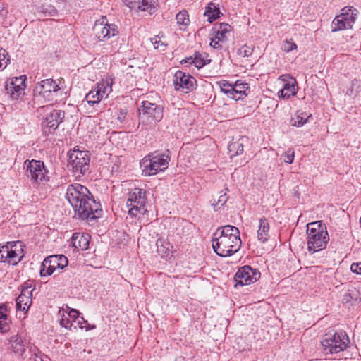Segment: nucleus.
<instances>
[{
	"label": "nucleus",
	"instance_id": "f257e3e1",
	"mask_svg": "<svg viewBox=\"0 0 361 361\" xmlns=\"http://www.w3.org/2000/svg\"><path fill=\"white\" fill-rule=\"evenodd\" d=\"M66 197L80 219H93L100 215L102 209L99 203L93 199L85 186L79 183L69 185Z\"/></svg>",
	"mask_w": 361,
	"mask_h": 361
},
{
	"label": "nucleus",
	"instance_id": "f03ea898",
	"mask_svg": "<svg viewBox=\"0 0 361 361\" xmlns=\"http://www.w3.org/2000/svg\"><path fill=\"white\" fill-rule=\"evenodd\" d=\"M242 241L238 228L225 225L218 227L212 238L214 251L220 257H230L241 247Z\"/></svg>",
	"mask_w": 361,
	"mask_h": 361
},
{
	"label": "nucleus",
	"instance_id": "7ed1b4c3",
	"mask_svg": "<svg viewBox=\"0 0 361 361\" xmlns=\"http://www.w3.org/2000/svg\"><path fill=\"white\" fill-rule=\"evenodd\" d=\"M23 169L33 188L39 190L48 185L50 180L49 171L42 161L27 159L23 163Z\"/></svg>",
	"mask_w": 361,
	"mask_h": 361
},
{
	"label": "nucleus",
	"instance_id": "20e7f679",
	"mask_svg": "<svg viewBox=\"0 0 361 361\" xmlns=\"http://www.w3.org/2000/svg\"><path fill=\"white\" fill-rule=\"evenodd\" d=\"M307 245L310 253H314L326 247L329 240L326 226L320 221L307 225Z\"/></svg>",
	"mask_w": 361,
	"mask_h": 361
},
{
	"label": "nucleus",
	"instance_id": "39448f33",
	"mask_svg": "<svg viewBox=\"0 0 361 361\" xmlns=\"http://www.w3.org/2000/svg\"><path fill=\"white\" fill-rule=\"evenodd\" d=\"M169 154V152L167 153L154 152L145 156L140 161L142 174L145 176H151L164 171L169 167L171 160Z\"/></svg>",
	"mask_w": 361,
	"mask_h": 361
},
{
	"label": "nucleus",
	"instance_id": "423d86ee",
	"mask_svg": "<svg viewBox=\"0 0 361 361\" xmlns=\"http://www.w3.org/2000/svg\"><path fill=\"white\" fill-rule=\"evenodd\" d=\"M61 80L52 78L37 82L33 90L35 99L40 103L56 100V97L61 90Z\"/></svg>",
	"mask_w": 361,
	"mask_h": 361
},
{
	"label": "nucleus",
	"instance_id": "0eeeda50",
	"mask_svg": "<svg viewBox=\"0 0 361 361\" xmlns=\"http://www.w3.org/2000/svg\"><path fill=\"white\" fill-rule=\"evenodd\" d=\"M146 191L144 189L135 188L128 193L126 206L128 208V214L131 216L138 219L144 217L147 212Z\"/></svg>",
	"mask_w": 361,
	"mask_h": 361
},
{
	"label": "nucleus",
	"instance_id": "6e6552de",
	"mask_svg": "<svg viewBox=\"0 0 361 361\" xmlns=\"http://www.w3.org/2000/svg\"><path fill=\"white\" fill-rule=\"evenodd\" d=\"M68 168L75 178H80L89 170L90 154L88 151L74 149L68 154Z\"/></svg>",
	"mask_w": 361,
	"mask_h": 361
},
{
	"label": "nucleus",
	"instance_id": "1a4fd4ad",
	"mask_svg": "<svg viewBox=\"0 0 361 361\" xmlns=\"http://www.w3.org/2000/svg\"><path fill=\"white\" fill-rule=\"evenodd\" d=\"M350 343L349 338L345 331L336 332L334 334H326L321 341V345L326 353H338L345 350Z\"/></svg>",
	"mask_w": 361,
	"mask_h": 361
},
{
	"label": "nucleus",
	"instance_id": "9d476101",
	"mask_svg": "<svg viewBox=\"0 0 361 361\" xmlns=\"http://www.w3.org/2000/svg\"><path fill=\"white\" fill-rule=\"evenodd\" d=\"M113 79L107 78L102 79L85 95V100L90 106L99 104L102 99L106 98L112 92Z\"/></svg>",
	"mask_w": 361,
	"mask_h": 361
},
{
	"label": "nucleus",
	"instance_id": "9b49d317",
	"mask_svg": "<svg viewBox=\"0 0 361 361\" xmlns=\"http://www.w3.org/2000/svg\"><path fill=\"white\" fill-rule=\"evenodd\" d=\"M358 11L353 6H346L341 9V13L336 16L331 23V31L350 29L355 23Z\"/></svg>",
	"mask_w": 361,
	"mask_h": 361
},
{
	"label": "nucleus",
	"instance_id": "f8f14e48",
	"mask_svg": "<svg viewBox=\"0 0 361 361\" xmlns=\"http://www.w3.org/2000/svg\"><path fill=\"white\" fill-rule=\"evenodd\" d=\"M68 261L63 255H51L44 259L40 269V276L45 277L51 275L56 269H63Z\"/></svg>",
	"mask_w": 361,
	"mask_h": 361
},
{
	"label": "nucleus",
	"instance_id": "ddd939ff",
	"mask_svg": "<svg viewBox=\"0 0 361 361\" xmlns=\"http://www.w3.org/2000/svg\"><path fill=\"white\" fill-rule=\"evenodd\" d=\"M8 348L16 357H21L26 349L31 350L30 338L23 334H16L8 339Z\"/></svg>",
	"mask_w": 361,
	"mask_h": 361
},
{
	"label": "nucleus",
	"instance_id": "4468645a",
	"mask_svg": "<svg viewBox=\"0 0 361 361\" xmlns=\"http://www.w3.org/2000/svg\"><path fill=\"white\" fill-rule=\"evenodd\" d=\"M260 276L261 274L257 269H252L250 266L242 267L235 275V286H245L253 283L260 278Z\"/></svg>",
	"mask_w": 361,
	"mask_h": 361
},
{
	"label": "nucleus",
	"instance_id": "2eb2a0df",
	"mask_svg": "<svg viewBox=\"0 0 361 361\" xmlns=\"http://www.w3.org/2000/svg\"><path fill=\"white\" fill-rule=\"evenodd\" d=\"M196 82V79L193 76L181 71H178L174 75L173 84L176 90L189 92L195 88Z\"/></svg>",
	"mask_w": 361,
	"mask_h": 361
},
{
	"label": "nucleus",
	"instance_id": "dca6fc26",
	"mask_svg": "<svg viewBox=\"0 0 361 361\" xmlns=\"http://www.w3.org/2000/svg\"><path fill=\"white\" fill-rule=\"evenodd\" d=\"M94 31L100 41L108 39L118 33L117 26L108 23L106 18H102L101 22L95 23Z\"/></svg>",
	"mask_w": 361,
	"mask_h": 361
},
{
	"label": "nucleus",
	"instance_id": "f3484780",
	"mask_svg": "<svg viewBox=\"0 0 361 361\" xmlns=\"http://www.w3.org/2000/svg\"><path fill=\"white\" fill-rule=\"evenodd\" d=\"M279 80L283 82V88L279 92V97L283 99H288L296 95L298 87L295 78L288 74L279 76Z\"/></svg>",
	"mask_w": 361,
	"mask_h": 361
},
{
	"label": "nucleus",
	"instance_id": "a211bd4d",
	"mask_svg": "<svg viewBox=\"0 0 361 361\" xmlns=\"http://www.w3.org/2000/svg\"><path fill=\"white\" fill-rule=\"evenodd\" d=\"M65 113L63 111L51 109L50 111L47 113L42 123L44 133H51L54 132L63 121Z\"/></svg>",
	"mask_w": 361,
	"mask_h": 361
},
{
	"label": "nucleus",
	"instance_id": "6ab92c4d",
	"mask_svg": "<svg viewBox=\"0 0 361 361\" xmlns=\"http://www.w3.org/2000/svg\"><path fill=\"white\" fill-rule=\"evenodd\" d=\"M26 75H20L11 79L6 85V90L12 99L18 100L25 94Z\"/></svg>",
	"mask_w": 361,
	"mask_h": 361
},
{
	"label": "nucleus",
	"instance_id": "aec40b11",
	"mask_svg": "<svg viewBox=\"0 0 361 361\" xmlns=\"http://www.w3.org/2000/svg\"><path fill=\"white\" fill-rule=\"evenodd\" d=\"M32 290L30 282H26L22 286L20 294L16 301L18 310L27 312L29 310L32 304Z\"/></svg>",
	"mask_w": 361,
	"mask_h": 361
},
{
	"label": "nucleus",
	"instance_id": "412c9836",
	"mask_svg": "<svg viewBox=\"0 0 361 361\" xmlns=\"http://www.w3.org/2000/svg\"><path fill=\"white\" fill-rule=\"evenodd\" d=\"M142 118H151L154 123L160 121L163 118V109L161 106L149 102V101H143L141 109Z\"/></svg>",
	"mask_w": 361,
	"mask_h": 361
},
{
	"label": "nucleus",
	"instance_id": "4be33fe9",
	"mask_svg": "<svg viewBox=\"0 0 361 361\" xmlns=\"http://www.w3.org/2000/svg\"><path fill=\"white\" fill-rule=\"evenodd\" d=\"M6 246L8 247L6 262L9 264H17L23 257L22 243L20 242H9Z\"/></svg>",
	"mask_w": 361,
	"mask_h": 361
},
{
	"label": "nucleus",
	"instance_id": "5701e85b",
	"mask_svg": "<svg viewBox=\"0 0 361 361\" xmlns=\"http://www.w3.org/2000/svg\"><path fill=\"white\" fill-rule=\"evenodd\" d=\"M124 3L132 11H146L149 14L153 13L156 8L153 0H124Z\"/></svg>",
	"mask_w": 361,
	"mask_h": 361
},
{
	"label": "nucleus",
	"instance_id": "b1692460",
	"mask_svg": "<svg viewBox=\"0 0 361 361\" xmlns=\"http://www.w3.org/2000/svg\"><path fill=\"white\" fill-rule=\"evenodd\" d=\"M157 252L163 259H170L176 252L173 245L167 238H159L156 242Z\"/></svg>",
	"mask_w": 361,
	"mask_h": 361
},
{
	"label": "nucleus",
	"instance_id": "393cba45",
	"mask_svg": "<svg viewBox=\"0 0 361 361\" xmlns=\"http://www.w3.org/2000/svg\"><path fill=\"white\" fill-rule=\"evenodd\" d=\"M90 239L87 233H75L71 238V245L77 250H86L89 247Z\"/></svg>",
	"mask_w": 361,
	"mask_h": 361
},
{
	"label": "nucleus",
	"instance_id": "a878e982",
	"mask_svg": "<svg viewBox=\"0 0 361 361\" xmlns=\"http://www.w3.org/2000/svg\"><path fill=\"white\" fill-rule=\"evenodd\" d=\"M270 226L269 223L265 217L259 219V226L257 229V239L261 243H266L270 238L269 235Z\"/></svg>",
	"mask_w": 361,
	"mask_h": 361
},
{
	"label": "nucleus",
	"instance_id": "bb28decb",
	"mask_svg": "<svg viewBox=\"0 0 361 361\" xmlns=\"http://www.w3.org/2000/svg\"><path fill=\"white\" fill-rule=\"evenodd\" d=\"M248 90L249 86L247 83H244L238 80L233 85V92L231 98L235 101L243 99L247 96V91Z\"/></svg>",
	"mask_w": 361,
	"mask_h": 361
},
{
	"label": "nucleus",
	"instance_id": "cd10ccee",
	"mask_svg": "<svg viewBox=\"0 0 361 361\" xmlns=\"http://www.w3.org/2000/svg\"><path fill=\"white\" fill-rule=\"evenodd\" d=\"M246 140L245 137H240L238 140L232 141L228 146L231 157H235L243 154L244 151V141Z\"/></svg>",
	"mask_w": 361,
	"mask_h": 361
},
{
	"label": "nucleus",
	"instance_id": "c85d7f7f",
	"mask_svg": "<svg viewBox=\"0 0 361 361\" xmlns=\"http://www.w3.org/2000/svg\"><path fill=\"white\" fill-rule=\"evenodd\" d=\"M231 30V27L227 23H221L213 28L214 34L219 40L225 42L227 39V34Z\"/></svg>",
	"mask_w": 361,
	"mask_h": 361
},
{
	"label": "nucleus",
	"instance_id": "c756f323",
	"mask_svg": "<svg viewBox=\"0 0 361 361\" xmlns=\"http://www.w3.org/2000/svg\"><path fill=\"white\" fill-rule=\"evenodd\" d=\"M311 117V114L300 111H297L291 119V124L293 126L302 127Z\"/></svg>",
	"mask_w": 361,
	"mask_h": 361
},
{
	"label": "nucleus",
	"instance_id": "7c9ffc66",
	"mask_svg": "<svg viewBox=\"0 0 361 361\" xmlns=\"http://www.w3.org/2000/svg\"><path fill=\"white\" fill-rule=\"evenodd\" d=\"M220 14L219 8L214 3H209L205 8L204 16L207 17L209 23H212L219 18Z\"/></svg>",
	"mask_w": 361,
	"mask_h": 361
},
{
	"label": "nucleus",
	"instance_id": "2f4dec72",
	"mask_svg": "<svg viewBox=\"0 0 361 361\" xmlns=\"http://www.w3.org/2000/svg\"><path fill=\"white\" fill-rule=\"evenodd\" d=\"M71 313V310L68 312H63L61 314V317L60 319V324L61 326L68 329L71 331L75 330V322L73 320V318L69 316Z\"/></svg>",
	"mask_w": 361,
	"mask_h": 361
},
{
	"label": "nucleus",
	"instance_id": "473e14b6",
	"mask_svg": "<svg viewBox=\"0 0 361 361\" xmlns=\"http://www.w3.org/2000/svg\"><path fill=\"white\" fill-rule=\"evenodd\" d=\"M194 66L197 68H201L205 65L210 63L211 60L209 59L208 55L206 53H198L196 52L194 54Z\"/></svg>",
	"mask_w": 361,
	"mask_h": 361
},
{
	"label": "nucleus",
	"instance_id": "72a5a7b5",
	"mask_svg": "<svg viewBox=\"0 0 361 361\" xmlns=\"http://www.w3.org/2000/svg\"><path fill=\"white\" fill-rule=\"evenodd\" d=\"M69 316L73 318V321L75 322V330L78 328L83 329L86 328V324H87V322L82 317H80L79 312L75 309H71V313L69 314Z\"/></svg>",
	"mask_w": 361,
	"mask_h": 361
},
{
	"label": "nucleus",
	"instance_id": "f704fd0d",
	"mask_svg": "<svg viewBox=\"0 0 361 361\" xmlns=\"http://www.w3.org/2000/svg\"><path fill=\"white\" fill-rule=\"evenodd\" d=\"M176 23L178 25L182 26L180 28L185 30L190 24L189 15L185 10H183L176 14Z\"/></svg>",
	"mask_w": 361,
	"mask_h": 361
},
{
	"label": "nucleus",
	"instance_id": "c9c22d12",
	"mask_svg": "<svg viewBox=\"0 0 361 361\" xmlns=\"http://www.w3.org/2000/svg\"><path fill=\"white\" fill-rule=\"evenodd\" d=\"M6 310V309L4 307H0V332L1 333H6L9 330L8 319Z\"/></svg>",
	"mask_w": 361,
	"mask_h": 361
},
{
	"label": "nucleus",
	"instance_id": "e433bc0d",
	"mask_svg": "<svg viewBox=\"0 0 361 361\" xmlns=\"http://www.w3.org/2000/svg\"><path fill=\"white\" fill-rule=\"evenodd\" d=\"M151 42L153 44L154 49L161 51H165L168 45L167 41L163 35L155 36L154 38L151 39Z\"/></svg>",
	"mask_w": 361,
	"mask_h": 361
},
{
	"label": "nucleus",
	"instance_id": "4c0bfd02",
	"mask_svg": "<svg viewBox=\"0 0 361 361\" xmlns=\"http://www.w3.org/2000/svg\"><path fill=\"white\" fill-rule=\"evenodd\" d=\"M39 12L42 13L44 16H57L58 11L56 8L52 5H48L47 6H42Z\"/></svg>",
	"mask_w": 361,
	"mask_h": 361
},
{
	"label": "nucleus",
	"instance_id": "58836bf2",
	"mask_svg": "<svg viewBox=\"0 0 361 361\" xmlns=\"http://www.w3.org/2000/svg\"><path fill=\"white\" fill-rule=\"evenodd\" d=\"M9 61L8 52L0 47V70H3L7 66Z\"/></svg>",
	"mask_w": 361,
	"mask_h": 361
},
{
	"label": "nucleus",
	"instance_id": "ea45409f",
	"mask_svg": "<svg viewBox=\"0 0 361 361\" xmlns=\"http://www.w3.org/2000/svg\"><path fill=\"white\" fill-rule=\"evenodd\" d=\"M228 200V196L227 195L226 192H224L223 194H221L219 197V199L216 201L214 200V202L212 203L214 209L216 211L217 209L221 208V207L226 204Z\"/></svg>",
	"mask_w": 361,
	"mask_h": 361
},
{
	"label": "nucleus",
	"instance_id": "a19ab883",
	"mask_svg": "<svg viewBox=\"0 0 361 361\" xmlns=\"http://www.w3.org/2000/svg\"><path fill=\"white\" fill-rule=\"evenodd\" d=\"M219 84L221 90L224 93L228 95V97H229L231 98V96L232 92H233V85L228 83L226 80L219 82Z\"/></svg>",
	"mask_w": 361,
	"mask_h": 361
},
{
	"label": "nucleus",
	"instance_id": "79ce46f5",
	"mask_svg": "<svg viewBox=\"0 0 361 361\" xmlns=\"http://www.w3.org/2000/svg\"><path fill=\"white\" fill-rule=\"evenodd\" d=\"M297 44L293 41V39H286L283 41L282 44V50L286 52H290L297 49Z\"/></svg>",
	"mask_w": 361,
	"mask_h": 361
},
{
	"label": "nucleus",
	"instance_id": "37998d69",
	"mask_svg": "<svg viewBox=\"0 0 361 361\" xmlns=\"http://www.w3.org/2000/svg\"><path fill=\"white\" fill-rule=\"evenodd\" d=\"M281 157L285 163L292 164L295 158V151L293 149H288L281 155Z\"/></svg>",
	"mask_w": 361,
	"mask_h": 361
},
{
	"label": "nucleus",
	"instance_id": "c03bdc74",
	"mask_svg": "<svg viewBox=\"0 0 361 361\" xmlns=\"http://www.w3.org/2000/svg\"><path fill=\"white\" fill-rule=\"evenodd\" d=\"M254 51V47L250 45H244L239 50L238 54L243 57L250 56Z\"/></svg>",
	"mask_w": 361,
	"mask_h": 361
},
{
	"label": "nucleus",
	"instance_id": "a18cd8bd",
	"mask_svg": "<svg viewBox=\"0 0 361 361\" xmlns=\"http://www.w3.org/2000/svg\"><path fill=\"white\" fill-rule=\"evenodd\" d=\"M8 247L6 245H0V262H6V255H8Z\"/></svg>",
	"mask_w": 361,
	"mask_h": 361
},
{
	"label": "nucleus",
	"instance_id": "49530a36",
	"mask_svg": "<svg viewBox=\"0 0 361 361\" xmlns=\"http://www.w3.org/2000/svg\"><path fill=\"white\" fill-rule=\"evenodd\" d=\"M221 42H224L222 40H219L215 35L211 37L210 46L214 49H219L221 47Z\"/></svg>",
	"mask_w": 361,
	"mask_h": 361
},
{
	"label": "nucleus",
	"instance_id": "de8ad7c7",
	"mask_svg": "<svg viewBox=\"0 0 361 361\" xmlns=\"http://www.w3.org/2000/svg\"><path fill=\"white\" fill-rule=\"evenodd\" d=\"M350 270L354 273L361 274V262L353 263L350 266Z\"/></svg>",
	"mask_w": 361,
	"mask_h": 361
},
{
	"label": "nucleus",
	"instance_id": "09e8293b",
	"mask_svg": "<svg viewBox=\"0 0 361 361\" xmlns=\"http://www.w3.org/2000/svg\"><path fill=\"white\" fill-rule=\"evenodd\" d=\"M351 300H356V298L353 297L351 293H345L343 295V300L345 302H350Z\"/></svg>",
	"mask_w": 361,
	"mask_h": 361
},
{
	"label": "nucleus",
	"instance_id": "8fccbe9b",
	"mask_svg": "<svg viewBox=\"0 0 361 361\" xmlns=\"http://www.w3.org/2000/svg\"><path fill=\"white\" fill-rule=\"evenodd\" d=\"M182 63H188V64H193L194 65V63H195L194 56L188 57V58H186L185 60L182 61Z\"/></svg>",
	"mask_w": 361,
	"mask_h": 361
},
{
	"label": "nucleus",
	"instance_id": "3c124183",
	"mask_svg": "<svg viewBox=\"0 0 361 361\" xmlns=\"http://www.w3.org/2000/svg\"><path fill=\"white\" fill-rule=\"evenodd\" d=\"M126 113L125 111H121V115L118 117V119L121 121L125 118Z\"/></svg>",
	"mask_w": 361,
	"mask_h": 361
},
{
	"label": "nucleus",
	"instance_id": "603ef678",
	"mask_svg": "<svg viewBox=\"0 0 361 361\" xmlns=\"http://www.w3.org/2000/svg\"><path fill=\"white\" fill-rule=\"evenodd\" d=\"M33 355L35 356V361H42L41 357H38V355H37V353L35 351H33Z\"/></svg>",
	"mask_w": 361,
	"mask_h": 361
},
{
	"label": "nucleus",
	"instance_id": "864d4df0",
	"mask_svg": "<svg viewBox=\"0 0 361 361\" xmlns=\"http://www.w3.org/2000/svg\"><path fill=\"white\" fill-rule=\"evenodd\" d=\"M175 361H185V359L184 357L180 356L175 359Z\"/></svg>",
	"mask_w": 361,
	"mask_h": 361
},
{
	"label": "nucleus",
	"instance_id": "5fc2aeb1",
	"mask_svg": "<svg viewBox=\"0 0 361 361\" xmlns=\"http://www.w3.org/2000/svg\"><path fill=\"white\" fill-rule=\"evenodd\" d=\"M42 108H45L47 110H49V109H51L49 106H43Z\"/></svg>",
	"mask_w": 361,
	"mask_h": 361
}]
</instances>
